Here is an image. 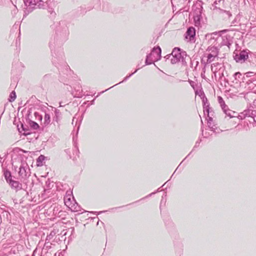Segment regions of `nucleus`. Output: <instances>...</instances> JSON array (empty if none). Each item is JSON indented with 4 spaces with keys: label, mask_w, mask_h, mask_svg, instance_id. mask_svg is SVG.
<instances>
[{
    "label": "nucleus",
    "mask_w": 256,
    "mask_h": 256,
    "mask_svg": "<svg viewBox=\"0 0 256 256\" xmlns=\"http://www.w3.org/2000/svg\"><path fill=\"white\" fill-rule=\"evenodd\" d=\"M26 10L24 16H26L34 9L36 8H42L44 6V2L42 0H24Z\"/></svg>",
    "instance_id": "nucleus-1"
},
{
    "label": "nucleus",
    "mask_w": 256,
    "mask_h": 256,
    "mask_svg": "<svg viewBox=\"0 0 256 256\" xmlns=\"http://www.w3.org/2000/svg\"><path fill=\"white\" fill-rule=\"evenodd\" d=\"M161 57V49L160 46L153 48L151 52L146 56V64L149 65L158 60Z\"/></svg>",
    "instance_id": "nucleus-2"
},
{
    "label": "nucleus",
    "mask_w": 256,
    "mask_h": 256,
    "mask_svg": "<svg viewBox=\"0 0 256 256\" xmlns=\"http://www.w3.org/2000/svg\"><path fill=\"white\" fill-rule=\"evenodd\" d=\"M180 51V48H175L170 54L166 55L164 58L166 60H170L172 64H176L182 60Z\"/></svg>",
    "instance_id": "nucleus-3"
},
{
    "label": "nucleus",
    "mask_w": 256,
    "mask_h": 256,
    "mask_svg": "<svg viewBox=\"0 0 256 256\" xmlns=\"http://www.w3.org/2000/svg\"><path fill=\"white\" fill-rule=\"evenodd\" d=\"M19 176L23 179H26L30 176V168L26 162H22L19 168Z\"/></svg>",
    "instance_id": "nucleus-4"
},
{
    "label": "nucleus",
    "mask_w": 256,
    "mask_h": 256,
    "mask_svg": "<svg viewBox=\"0 0 256 256\" xmlns=\"http://www.w3.org/2000/svg\"><path fill=\"white\" fill-rule=\"evenodd\" d=\"M207 51L209 52L208 55L207 62L210 63L214 60L215 58L218 56V51L216 47H208Z\"/></svg>",
    "instance_id": "nucleus-5"
},
{
    "label": "nucleus",
    "mask_w": 256,
    "mask_h": 256,
    "mask_svg": "<svg viewBox=\"0 0 256 256\" xmlns=\"http://www.w3.org/2000/svg\"><path fill=\"white\" fill-rule=\"evenodd\" d=\"M64 201L65 204L72 211L74 212H78L79 210L80 206L76 204V205L74 204H72L70 198L66 196L64 198Z\"/></svg>",
    "instance_id": "nucleus-6"
},
{
    "label": "nucleus",
    "mask_w": 256,
    "mask_h": 256,
    "mask_svg": "<svg viewBox=\"0 0 256 256\" xmlns=\"http://www.w3.org/2000/svg\"><path fill=\"white\" fill-rule=\"evenodd\" d=\"M248 58V53L245 50L242 51L239 54H236L234 57L237 62L243 63Z\"/></svg>",
    "instance_id": "nucleus-7"
},
{
    "label": "nucleus",
    "mask_w": 256,
    "mask_h": 256,
    "mask_svg": "<svg viewBox=\"0 0 256 256\" xmlns=\"http://www.w3.org/2000/svg\"><path fill=\"white\" fill-rule=\"evenodd\" d=\"M79 116L76 114L75 115V116L73 118L72 120V124H75L76 125L78 124L77 127V130L76 133V136H73V141L75 144H76V142L78 140V130L80 128V121L79 120ZM74 135V134H73Z\"/></svg>",
    "instance_id": "nucleus-8"
},
{
    "label": "nucleus",
    "mask_w": 256,
    "mask_h": 256,
    "mask_svg": "<svg viewBox=\"0 0 256 256\" xmlns=\"http://www.w3.org/2000/svg\"><path fill=\"white\" fill-rule=\"evenodd\" d=\"M196 35V30L193 27L189 28L186 32V38H189L190 41H192L194 40V36Z\"/></svg>",
    "instance_id": "nucleus-9"
},
{
    "label": "nucleus",
    "mask_w": 256,
    "mask_h": 256,
    "mask_svg": "<svg viewBox=\"0 0 256 256\" xmlns=\"http://www.w3.org/2000/svg\"><path fill=\"white\" fill-rule=\"evenodd\" d=\"M9 184L12 188L15 189L16 190H20L22 188V184L18 181L12 180L10 182Z\"/></svg>",
    "instance_id": "nucleus-10"
},
{
    "label": "nucleus",
    "mask_w": 256,
    "mask_h": 256,
    "mask_svg": "<svg viewBox=\"0 0 256 256\" xmlns=\"http://www.w3.org/2000/svg\"><path fill=\"white\" fill-rule=\"evenodd\" d=\"M218 101L219 104L220 105V106L222 108V109L224 112L228 116H230V118L232 117L231 114L230 112L228 113L226 109V106L222 98L220 96L218 97Z\"/></svg>",
    "instance_id": "nucleus-11"
},
{
    "label": "nucleus",
    "mask_w": 256,
    "mask_h": 256,
    "mask_svg": "<svg viewBox=\"0 0 256 256\" xmlns=\"http://www.w3.org/2000/svg\"><path fill=\"white\" fill-rule=\"evenodd\" d=\"M4 175L8 183L9 184L10 182L12 180V174L10 170H4Z\"/></svg>",
    "instance_id": "nucleus-12"
},
{
    "label": "nucleus",
    "mask_w": 256,
    "mask_h": 256,
    "mask_svg": "<svg viewBox=\"0 0 256 256\" xmlns=\"http://www.w3.org/2000/svg\"><path fill=\"white\" fill-rule=\"evenodd\" d=\"M218 68H220V64L219 63H214L212 65V70L214 73H216Z\"/></svg>",
    "instance_id": "nucleus-13"
},
{
    "label": "nucleus",
    "mask_w": 256,
    "mask_h": 256,
    "mask_svg": "<svg viewBox=\"0 0 256 256\" xmlns=\"http://www.w3.org/2000/svg\"><path fill=\"white\" fill-rule=\"evenodd\" d=\"M244 113L246 117L253 118V116L255 115V114H254V112L250 110H244Z\"/></svg>",
    "instance_id": "nucleus-14"
},
{
    "label": "nucleus",
    "mask_w": 256,
    "mask_h": 256,
    "mask_svg": "<svg viewBox=\"0 0 256 256\" xmlns=\"http://www.w3.org/2000/svg\"><path fill=\"white\" fill-rule=\"evenodd\" d=\"M50 122V116L48 114L46 113L44 118V124L45 126H48Z\"/></svg>",
    "instance_id": "nucleus-15"
},
{
    "label": "nucleus",
    "mask_w": 256,
    "mask_h": 256,
    "mask_svg": "<svg viewBox=\"0 0 256 256\" xmlns=\"http://www.w3.org/2000/svg\"><path fill=\"white\" fill-rule=\"evenodd\" d=\"M212 117H209L208 119V126L210 128L211 130H212L213 128L216 126L214 125L212 123Z\"/></svg>",
    "instance_id": "nucleus-16"
},
{
    "label": "nucleus",
    "mask_w": 256,
    "mask_h": 256,
    "mask_svg": "<svg viewBox=\"0 0 256 256\" xmlns=\"http://www.w3.org/2000/svg\"><path fill=\"white\" fill-rule=\"evenodd\" d=\"M16 98V94L14 91H12L10 95V98L9 101L10 102H14Z\"/></svg>",
    "instance_id": "nucleus-17"
},
{
    "label": "nucleus",
    "mask_w": 256,
    "mask_h": 256,
    "mask_svg": "<svg viewBox=\"0 0 256 256\" xmlns=\"http://www.w3.org/2000/svg\"><path fill=\"white\" fill-rule=\"evenodd\" d=\"M45 159V156L43 155H40L38 156L37 159L38 166L40 165V163H42Z\"/></svg>",
    "instance_id": "nucleus-18"
},
{
    "label": "nucleus",
    "mask_w": 256,
    "mask_h": 256,
    "mask_svg": "<svg viewBox=\"0 0 256 256\" xmlns=\"http://www.w3.org/2000/svg\"><path fill=\"white\" fill-rule=\"evenodd\" d=\"M30 126L34 130H37L39 128L38 124L34 122H32L30 123Z\"/></svg>",
    "instance_id": "nucleus-19"
},
{
    "label": "nucleus",
    "mask_w": 256,
    "mask_h": 256,
    "mask_svg": "<svg viewBox=\"0 0 256 256\" xmlns=\"http://www.w3.org/2000/svg\"><path fill=\"white\" fill-rule=\"evenodd\" d=\"M204 112L205 115H207L208 116L209 118L210 117V108H206V106L204 107Z\"/></svg>",
    "instance_id": "nucleus-20"
},
{
    "label": "nucleus",
    "mask_w": 256,
    "mask_h": 256,
    "mask_svg": "<svg viewBox=\"0 0 256 256\" xmlns=\"http://www.w3.org/2000/svg\"><path fill=\"white\" fill-rule=\"evenodd\" d=\"M216 134H220V132H222L223 130H220L219 128H217L216 126H215L214 128L212 129V130Z\"/></svg>",
    "instance_id": "nucleus-21"
},
{
    "label": "nucleus",
    "mask_w": 256,
    "mask_h": 256,
    "mask_svg": "<svg viewBox=\"0 0 256 256\" xmlns=\"http://www.w3.org/2000/svg\"><path fill=\"white\" fill-rule=\"evenodd\" d=\"M238 118L240 119V120H243V119H244L246 117L245 116V114H244V112H242L241 113H240L239 114H238Z\"/></svg>",
    "instance_id": "nucleus-22"
},
{
    "label": "nucleus",
    "mask_w": 256,
    "mask_h": 256,
    "mask_svg": "<svg viewBox=\"0 0 256 256\" xmlns=\"http://www.w3.org/2000/svg\"><path fill=\"white\" fill-rule=\"evenodd\" d=\"M21 126L22 128V130L24 131V135H28L30 134V132H27V131L28 130V129L26 128H24V126L22 124H21Z\"/></svg>",
    "instance_id": "nucleus-23"
},
{
    "label": "nucleus",
    "mask_w": 256,
    "mask_h": 256,
    "mask_svg": "<svg viewBox=\"0 0 256 256\" xmlns=\"http://www.w3.org/2000/svg\"><path fill=\"white\" fill-rule=\"evenodd\" d=\"M241 75L242 74L240 72H237L234 74V77L236 80L240 79Z\"/></svg>",
    "instance_id": "nucleus-24"
},
{
    "label": "nucleus",
    "mask_w": 256,
    "mask_h": 256,
    "mask_svg": "<svg viewBox=\"0 0 256 256\" xmlns=\"http://www.w3.org/2000/svg\"><path fill=\"white\" fill-rule=\"evenodd\" d=\"M254 74V72H246L245 74V75L246 77H250L251 76V74Z\"/></svg>",
    "instance_id": "nucleus-25"
},
{
    "label": "nucleus",
    "mask_w": 256,
    "mask_h": 256,
    "mask_svg": "<svg viewBox=\"0 0 256 256\" xmlns=\"http://www.w3.org/2000/svg\"><path fill=\"white\" fill-rule=\"evenodd\" d=\"M203 103H204V105H203L204 108L205 106H206V108H210L208 104V102H204V100H203Z\"/></svg>",
    "instance_id": "nucleus-26"
},
{
    "label": "nucleus",
    "mask_w": 256,
    "mask_h": 256,
    "mask_svg": "<svg viewBox=\"0 0 256 256\" xmlns=\"http://www.w3.org/2000/svg\"><path fill=\"white\" fill-rule=\"evenodd\" d=\"M138 70H136L135 72H134L131 74H130L128 76H126L124 80H126L128 78H129L130 76H131L134 74L136 71Z\"/></svg>",
    "instance_id": "nucleus-27"
},
{
    "label": "nucleus",
    "mask_w": 256,
    "mask_h": 256,
    "mask_svg": "<svg viewBox=\"0 0 256 256\" xmlns=\"http://www.w3.org/2000/svg\"><path fill=\"white\" fill-rule=\"evenodd\" d=\"M18 12V9L15 6H14V9L12 10V13L16 14Z\"/></svg>",
    "instance_id": "nucleus-28"
},
{
    "label": "nucleus",
    "mask_w": 256,
    "mask_h": 256,
    "mask_svg": "<svg viewBox=\"0 0 256 256\" xmlns=\"http://www.w3.org/2000/svg\"><path fill=\"white\" fill-rule=\"evenodd\" d=\"M78 216H79V213H78V214H76L75 215V220H76V222H78Z\"/></svg>",
    "instance_id": "nucleus-29"
},
{
    "label": "nucleus",
    "mask_w": 256,
    "mask_h": 256,
    "mask_svg": "<svg viewBox=\"0 0 256 256\" xmlns=\"http://www.w3.org/2000/svg\"><path fill=\"white\" fill-rule=\"evenodd\" d=\"M246 83L248 85H250L252 83V82L250 80H249L246 82Z\"/></svg>",
    "instance_id": "nucleus-30"
},
{
    "label": "nucleus",
    "mask_w": 256,
    "mask_h": 256,
    "mask_svg": "<svg viewBox=\"0 0 256 256\" xmlns=\"http://www.w3.org/2000/svg\"><path fill=\"white\" fill-rule=\"evenodd\" d=\"M36 250H35L33 252L32 256H35V254H36Z\"/></svg>",
    "instance_id": "nucleus-31"
},
{
    "label": "nucleus",
    "mask_w": 256,
    "mask_h": 256,
    "mask_svg": "<svg viewBox=\"0 0 256 256\" xmlns=\"http://www.w3.org/2000/svg\"><path fill=\"white\" fill-rule=\"evenodd\" d=\"M249 88H252V89L254 88L252 86H250Z\"/></svg>",
    "instance_id": "nucleus-32"
},
{
    "label": "nucleus",
    "mask_w": 256,
    "mask_h": 256,
    "mask_svg": "<svg viewBox=\"0 0 256 256\" xmlns=\"http://www.w3.org/2000/svg\"><path fill=\"white\" fill-rule=\"evenodd\" d=\"M59 113L58 112L56 111V114L57 116V114Z\"/></svg>",
    "instance_id": "nucleus-33"
},
{
    "label": "nucleus",
    "mask_w": 256,
    "mask_h": 256,
    "mask_svg": "<svg viewBox=\"0 0 256 256\" xmlns=\"http://www.w3.org/2000/svg\"><path fill=\"white\" fill-rule=\"evenodd\" d=\"M207 101H208L207 99L206 98V100H204V102H208Z\"/></svg>",
    "instance_id": "nucleus-34"
},
{
    "label": "nucleus",
    "mask_w": 256,
    "mask_h": 256,
    "mask_svg": "<svg viewBox=\"0 0 256 256\" xmlns=\"http://www.w3.org/2000/svg\"><path fill=\"white\" fill-rule=\"evenodd\" d=\"M86 212H81L80 214H83L84 213H85Z\"/></svg>",
    "instance_id": "nucleus-35"
},
{
    "label": "nucleus",
    "mask_w": 256,
    "mask_h": 256,
    "mask_svg": "<svg viewBox=\"0 0 256 256\" xmlns=\"http://www.w3.org/2000/svg\"><path fill=\"white\" fill-rule=\"evenodd\" d=\"M154 194V192H152V193H151L150 194H149L148 196H151L152 194Z\"/></svg>",
    "instance_id": "nucleus-36"
},
{
    "label": "nucleus",
    "mask_w": 256,
    "mask_h": 256,
    "mask_svg": "<svg viewBox=\"0 0 256 256\" xmlns=\"http://www.w3.org/2000/svg\"><path fill=\"white\" fill-rule=\"evenodd\" d=\"M18 130H19V132H22L21 131H20V128H18Z\"/></svg>",
    "instance_id": "nucleus-37"
},
{
    "label": "nucleus",
    "mask_w": 256,
    "mask_h": 256,
    "mask_svg": "<svg viewBox=\"0 0 256 256\" xmlns=\"http://www.w3.org/2000/svg\"><path fill=\"white\" fill-rule=\"evenodd\" d=\"M40 120H42V116H40Z\"/></svg>",
    "instance_id": "nucleus-38"
},
{
    "label": "nucleus",
    "mask_w": 256,
    "mask_h": 256,
    "mask_svg": "<svg viewBox=\"0 0 256 256\" xmlns=\"http://www.w3.org/2000/svg\"><path fill=\"white\" fill-rule=\"evenodd\" d=\"M214 4H217L216 2H214Z\"/></svg>",
    "instance_id": "nucleus-39"
},
{
    "label": "nucleus",
    "mask_w": 256,
    "mask_h": 256,
    "mask_svg": "<svg viewBox=\"0 0 256 256\" xmlns=\"http://www.w3.org/2000/svg\"><path fill=\"white\" fill-rule=\"evenodd\" d=\"M50 235H53V234L50 233Z\"/></svg>",
    "instance_id": "nucleus-40"
},
{
    "label": "nucleus",
    "mask_w": 256,
    "mask_h": 256,
    "mask_svg": "<svg viewBox=\"0 0 256 256\" xmlns=\"http://www.w3.org/2000/svg\"><path fill=\"white\" fill-rule=\"evenodd\" d=\"M50 235H53V234L50 233Z\"/></svg>",
    "instance_id": "nucleus-41"
}]
</instances>
